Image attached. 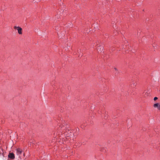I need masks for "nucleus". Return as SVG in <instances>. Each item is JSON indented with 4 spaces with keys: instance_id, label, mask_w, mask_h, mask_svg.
<instances>
[{
    "instance_id": "39448f33",
    "label": "nucleus",
    "mask_w": 160,
    "mask_h": 160,
    "mask_svg": "<svg viewBox=\"0 0 160 160\" xmlns=\"http://www.w3.org/2000/svg\"><path fill=\"white\" fill-rule=\"evenodd\" d=\"M153 107L154 108H157L158 110H160V103H155L154 104Z\"/></svg>"
},
{
    "instance_id": "f03ea898",
    "label": "nucleus",
    "mask_w": 160,
    "mask_h": 160,
    "mask_svg": "<svg viewBox=\"0 0 160 160\" xmlns=\"http://www.w3.org/2000/svg\"><path fill=\"white\" fill-rule=\"evenodd\" d=\"M14 29H17L18 31V32L19 34H22V29L20 27L14 26Z\"/></svg>"
},
{
    "instance_id": "f257e3e1",
    "label": "nucleus",
    "mask_w": 160,
    "mask_h": 160,
    "mask_svg": "<svg viewBox=\"0 0 160 160\" xmlns=\"http://www.w3.org/2000/svg\"><path fill=\"white\" fill-rule=\"evenodd\" d=\"M96 46H97V50L98 53L103 52V47L102 46L101 44H99V43H97Z\"/></svg>"
},
{
    "instance_id": "0eeeda50",
    "label": "nucleus",
    "mask_w": 160,
    "mask_h": 160,
    "mask_svg": "<svg viewBox=\"0 0 160 160\" xmlns=\"http://www.w3.org/2000/svg\"><path fill=\"white\" fill-rule=\"evenodd\" d=\"M114 69L115 70V71H116V73H119V71H118V69L117 68H116V67H114Z\"/></svg>"
},
{
    "instance_id": "423d86ee",
    "label": "nucleus",
    "mask_w": 160,
    "mask_h": 160,
    "mask_svg": "<svg viewBox=\"0 0 160 160\" xmlns=\"http://www.w3.org/2000/svg\"><path fill=\"white\" fill-rule=\"evenodd\" d=\"M149 93H150L148 91H147V92L145 91L143 92V93L144 94V95L146 96H148L149 95Z\"/></svg>"
},
{
    "instance_id": "7ed1b4c3",
    "label": "nucleus",
    "mask_w": 160,
    "mask_h": 160,
    "mask_svg": "<svg viewBox=\"0 0 160 160\" xmlns=\"http://www.w3.org/2000/svg\"><path fill=\"white\" fill-rule=\"evenodd\" d=\"M22 153V151L20 148H18L16 149V154L18 156L20 157Z\"/></svg>"
},
{
    "instance_id": "20e7f679",
    "label": "nucleus",
    "mask_w": 160,
    "mask_h": 160,
    "mask_svg": "<svg viewBox=\"0 0 160 160\" xmlns=\"http://www.w3.org/2000/svg\"><path fill=\"white\" fill-rule=\"evenodd\" d=\"M8 157L12 159H13L15 158V156L14 154L12 153H10L8 155Z\"/></svg>"
},
{
    "instance_id": "6e6552de",
    "label": "nucleus",
    "mask_w": 160,
    "mask_h": 160,
    "mask_svg": "<svg viewBox=\"0 0 160 160\" xmlns=\"http://www.w3.org/2000/svg\"><path fill=\"white\" fill-rule=\"evenodd\" d=\"M158 99V98H157V97H154V101H156V100H157V99Z\"/></svg>"
}]
</instances>
